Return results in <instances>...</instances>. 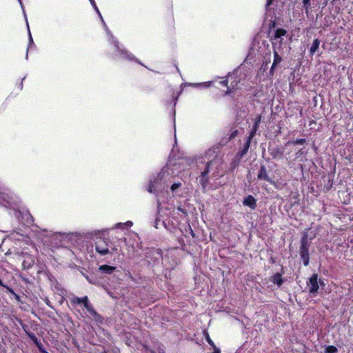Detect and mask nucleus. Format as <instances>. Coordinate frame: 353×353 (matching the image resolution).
<instances>
[{
	"instance_id": "nucleus-2",
	"label": "nucleus",
	"mask_w": 353,
	"mask_h": 353,
	"mask_svg": "<svg viewBox=\"0 0 353 353\" xmlns=\"http://www.w3.org/2000/svg\"><path fill=\"white\" fill-rule=\"evenodd\" d=\"M310 246V243L308 241L307 237L306 236L302 237L301 240V247H300V256L301 259L303 260V265L305 266H307L310 262V256H309V248Z\"/></svg>"
},
{
	"instance_id": "nucleus-36",
	"label": "nucleus",
	"mask_w": 353,
	"mask_h": 353,
	"mask_svg": "<svg viewBox=\"0 0 353 353\" xmlns=\"http://www.w3.org/2000/svg\"><path fill=\"white\" fill-rule=\"evenodd\" d=\"M158 221H159V220L157 219L156 221H155V225H154V227L157 228H158L157 227Z\"/></svg>"
},
{
	"instance_id": "nucleus-17",
	"label": "nucleus",
	"mask_w": 353,
	"mask_h": 353,
	"mask_svg": "<svg viewBox=\"0 0 353 353\" xmlns=\"http://www.w3.org/2000/svg\"><path fill=\"white\" fill-rule=\"evenodd\" d=\"M286 33H287L286 30L283 28L276 29L275 31V33H274V39H279V38L281 37L282 36H285L286 34Z\"/></svg>"
},
{
	"instance_id": "nucleus-19",
	"label": "nucleus",
	"mask_w": 353,
	"mask_h": 353,
	"mask_svg": "<svg viewBox=\"0 0 353 353\" xmlns=\"http://www.w3.org/2000/svg\"><path fill=\"white\" fill-rule=\"evenodd\" d=\"M221 85L227 87L228 89L225 93V95L230 94L233 91L228 87V80H223L220 81L219 83Z\"/></svg>"
},
{
	"instance_id": "nucleus-28",
	"label": "nucleus",
	"mask_w": 353,
	"mask_h": 353,
	"mask_svg": "<svg viewBox=\"0 0 353 353\" xmlns=\"http://www.w3.org/2000/svg\"><path fill=\"white\" fill-rule=\"evenodd\" d=\"M90 3H91V4L92 5V6L94 8L95 10H96L98 13H99V9H98V8H97V5H96V3H95V2H94V0H90Z\"/></svg>"
},
{
	"instance_id": "nucleus-31",
	"label": "nucleus",
	"mask_w": 353,
	"mask_h": 353,
	"mask_svg": "<svg viewBox=\"0 0 353 353\" xmlns=\"http://www.w3.org/2000/svg\"><path fill=\"white\" fill-rule=\"evenodd\" d=\"M28 215L30 218V220H28L27 222L30 224L33 222V217L30 214H28Z\"/></svg>"
},
{
	"instance_id": "nucleus-26",
	"label": "nucleus",
	"mask_w": 353,
	"mask_h": 353,
	"mask_svg": "<svg viewBox=\"0 0 353 353\" xmlns=\"http://www.w3.org/2000/svg\"><path fill=\"white\" fill-rule=\"evenodd\" d=\"M206 341L213 347V349L214 348V347H216V345H214V342L210 338L208 334L206 336Z\"/></svg>"
},
{
	"instance_id": "nucleus-10",
	"label": "nucleus",
	"mask_w": 353,
	"mask_h": 353,
	"mask_svg": "<svg viewBox=\"0 0 353 353\" xmlns=\"http://www.w3.org/2000/svg\"><path fill=\"white\" fill-rule=\"evenodd\" d=\"M282 61V57L278 54V52L274 50V61H273V63L272 65V67L270 68V71L272 72L275 67L279 64Z\"/></svg>"
},
{
	"instance_id": "nucleus-18",
	"label": "nucleus",
	"mask_w": 353,
	"mask_h": 353,
	"mask_svg": "<svg viewBox=\"0 0 353 353\" xmlns=\"http://www.w3.org/2000/svg\"><path fill=\"white\" fill-rule=\"evenodd\" d=\"M213 163V161H208L205 163L204 170L201 172V174L208 176L209 172H210V165Z\"/></svg>"
},
{
	"instance_id": "nucleus-4",
	"label": "nucleus",
	"mask_w": 353,
	"mask_h": 353,
	"mask_svg": "<svg viewBox=\"0 0 353 353\" xmlns=\"http://www.w3.org/2000/svg\"><path fill=\"white\" fill-rule=\"evenodd\" d=\"M307 286L309 287V293L314 294L317 293L319 286L318 283V275L317 274H313L307 282Z\"/></svg>"
},
{
	"instance_id": "nucleus-8",
	"label": "nucleus",
	"mask_w": 353,
	"mask_h": 353,
	"mask_svg": "<svg viewBox=\"0 0 353 353\" xmlns=\"http://www.w3.org/2000/svg\"><path fill=\"white\" fill-rule=\"evenodd\" d=\"M270 154L273 159H281L283 156V150L280 148L270 149Z\"/></svg>"
},
{
	"instance_id": "nucleus-22",
	"label": "nucleus",
	"mask_w": 353,
	"mask_h": 353,
	"mask_svg": "<svg viewBox=\"0 0 353 353\" xmlns=\"http://www.w3.org/2000/svg\"><path fill=\"white\" fill-rule=\"evenodd\" d=\"M303 7L306 12L310 8V0H303Z\"/></svg>"
},
{
	"instance_id": "nucleus-15",
	"label": "nucleus",
	"mask_w": 353,
	"mask_h": 353,
	"mask_svg": "<svg viewBox=\"0 0 353 353\" xmlns=\"http://www.w3.org/2000/svg\"><path fill=\"white\" fill-rule=\"evenodd\" d=\"M87 302H88V296H84L83 298L74 297V298H73V299L71 301L72 303H75V304L83 303V305H85V303H87Z\"/></svg>"
},
{
	"instance_id": "nucleus-35",
	"label": "nucleus",
	"mask_w": 353,
	"mask_h": 353,
	"mask_svg": "<svg viewBox=\"0 0 353 353\" xmlns=\"http://www.w3.org/2000/svg\"><path fill=\"white\" fill-rule=\"evenodd\" d=\"M236 133H237V130H235V131L232 134L231 137H235V135L236 134Z\"/></svg>"
},
{
	"instance_id": "nucleus-6",
	"label": "nucleus",
	"mask_w": 353,
	"mask_h": 353,
	"mask_svg": "<svg viewBox=\"0 0 353 353\" xmlns=\"http://www.w3.org/2000/svg\"><path fill=\"white\" fill-rule=\"evenodd\" d=\"M243 204L254 210L256 207V200L252 195H249L244 199Z\"/></svg>"
},
{
	"instance_id": "nucleus-11",
	"label": "nucleus",
	"mask_w": 353,
	"mask_h": 353,
	"mask_svg": "<svg viewBox=\"0 0 353 353\" xmlns=\"http://www.w3.org/2000/svg\"><path fill=\"white\" fill-rule=\"evenodd\" d=\"M250 143L251 142H250V141L246 140L243 149L241 151H239L237 154L239 159L242 158L248 152L249 148L250 146Z\"/></svg>"
},
{
	"instance_id": "nucleus-7",
	"label": "nucleus",
	"mask_w": 353,
	"mask_h": 353,
	"mask_svg": "<svg viewBox=\"0 0 353 353\" xmlns=\"http://www.w3.org/2000/svg\"><path fill=\"white\" fill-rule=\"evenodd\" d=\"M257 178H258V179H260V180H265L266 181L271 182V179L268 176L267 170H266V168L265 165L261 166L259 172L257 175Z\"/></svg>"
},
{
	"instance_id": "nucleus-21",
	"label": "nucleus",
	"mask_w": 353,
	"mask_h": 353,
	"mask_svg": "<svg viewBox=\"0 0 353 353\" xmlns=\"http://www.w3.org/2000/svg\"><path fill=\"white\" fill-rule=\"evenodd\" d=\"M306 142L305 139H297L295 141L291 142L293 145H303ZM290 141H288V143H290Z\"/></svg>"
},
{
	"instance_id": "nucleus-13",
	"label": "nucleus",
	"mask_w": 353,
	"mask_h": 353,
	"mask_svg": "<svg viewBox=\"0 0 353 353\" xmlns=\"http://www.w3.org/2000/svg\"><path fill=\"white\" fill-rule=\"evenodd\" d=\"M320 44V41L318 39H316L313 41V43L310 49V54L313 55L319 49Z\"/></svg>"
},
{
	"instance_id": "nucleus-41",
	"label": "nucleus",
	"mask_w": 353,
	"mask_h": 353,
	"mask_svg": "<svg viewBox=\"0 0 353 353\" xmlns=\"http://www.w3.org/2000/svg\"><path fill=\"white\" fill-rule=\"evenodd\" d=\"M19 2L21 3V0H19Z\"/></svg>"
},
{
	"instance_id": "nucleus-1",
	"label": "nucleus",
	"mask_w": 353,
	"mask_h": 353,
	"mask_svg": "<svg viewBox=\"0 0 353 353\" xmlns=\"http://www.w3.org/2000/svg\"><path fill=\"white\" fill-rule=\"evenodd\" d=\"M110 240L109 239H99L95 242V250L101 256H105L108 254H112L113 252H118L117 245L111 243V249H110Z\"/></svg>"
},
{
	"instance_id": "nucleus-16",
	"label": "nucleus",
	"mask_w": 353,
	"mask_h": 353,
	"mask_svg": "<svg viewBox=\"0 0 353 353\" xmlns=\"http://www.w3.org/2000/svg\"><path fill=\"white\" fill-rule=\"evenodd\" d=\"M84 307L90 312V314H92V316H98L97 312L93 308L92 305L91 304H90L89 301L87 303H85Z\"/></svg>"
},
{
	"instance_id": "nucleus-9",
	"label": "nucleus",
	"mask_w": 353,
	"mask_h": 353,
	"mask_svg": "<svg viewBox=\"0 0 353 353\" xmlns=\"http://www.w3.org/2000/svg\"><path fill=\"white\" fill-rule=\"evenodd\" d=\"M116 269V267L108 265H102L99 268V270L103 273L112 274Z\"/></svg>"
},
{
	"instance_id": "nucleus-23",
	"label": "nucleus",
	"mask_w": 353,
	"mask_h": 353,
	"mask_svg": "<svg viewBox=\"0 0 353 353\" xmlns=\"http://www.w3.org/2000/svg\"><path fill=\"white\" fill-rule=\"evenodd\" d=\"M121 225H125L127 227H131L132 225V223L130 221L125 222V223H119L116 224V228H119Z\"/></svg>"
},
{
	"instance_id": "nucleus-30",
	"label": "nucleus",
	"mask_w": 353,
	"mask_h": 353,
	"mask_svg": "<svg viewBox=\"0 0 353 353\" xmlns=\"http://www.w3.org/2000/svg\"><path fill=\"white\" fill-rule=\"evenodd\" d=\"M275 26H276L275 21H271L270 23L269 24L270 28H273L275 27Z\"/></svg>"
},
{
	"instance_id": "nucleus-12",
	"label": "nucleus",
	"mask_w": 353,
	"mask_h": 353,
	"mask_svg": "<svg viewBox=\"0 0 353 353\" xmlns=\"http://www.w3.org/2000/svg\"><path fill=\"white\" fill-rule=\"evenodd\" d=\"M199 181L200 184L202 185L203 188L205 189L209 183V177L208 176L200 174L199 176Z\"/></svg>"
},
{
	"instance_id": "nucleus-20",
	"label": "nucleus",
	"mask_w": 353,
	"mask_h": 353,
	"mask_svg": "<svg viewBox=\"0 0 353 353\" xmlns=\"http://www.w3.org/2000/svg\"><path fill=\"white\" fill-rule=\"evenodd\" d=\"M337 348L334 345H329L325 350V353H336Z\"/></svg>"
},
{
	"instance_id": "nucleus-37",
	"label": "nucleus",
	"mask_w": 353,
	"mask_h": 353,
	"mask_svg": "<svg viewBox=\"0 0 353 353\" xmlns=\"http://www.w3.org/2000/svg\"><path fill=\"white\" fill-rule=\"evenodd\" d=\"M13 294L14 295V296H15L16 299H17V300H19V295H17V294H15V293H14V294Z\"/></svg>"
},
{
	"instance_id": "nucleus-32",
	"label": "nucleus",
	"mask_w": 353,
	"mask_h": 353,
	"mask_svg": "<svg viewBox=\"0 0 353 353\" xmlns=\"http://www.w3.org/2000/svg\"><path fill=\"white\" fill-rule=\"evenodd\" d=\"M273 1L274 0H267L266 8L269 7L272 3Z\"/></svg>"
},
{
	"instance_id": "nucleus-38",
	"label": "nucleus",
	"mask_w": 353,
	"mask_h": 353,
	"mask_svg": "<svg viewBox=\"0 0 353 353\" xmlns=\"http://www.w3.org/2000/svg\"><path fill=\"white\" fill-rule=\"evenodd\" d=\"M302 152L301 150H300L299 151H298L296 154V156H298L299 154H301Z\"/></svg>"
},
{
	"instance_id": "nucleus-29",
	"label": "nucleus",
	"mask_w": 353,
	"mask_h": 353,
	"mask_svg": "<svg viewBox=\"0 0 353 353\" xmlns=\"http://www.w3.org/2000/svg\"><path fill=\"white\" fill-rule=\"evenodd\" d=\"M2 286H3V287H4V288H6L7 289V290H8L9 292H10L11 294H14V291L12 290V288H10V287H8V286H7V285H3H3H2Z\"/></svg>"
},
{
	"instance_id": "nucleus-24",
	"label": "nucleus",
	"mask_w": 353,
	"mask_h": 353,
	"mask_svg": "<svg viewBox=\"0 0 353 353\" xmlns=\"http://www.w3.org/2000/svg\"><path fill=\"white\" fill-rule=\"evenodd\" d=\"M261 121V116H258L256 119V121H255V123H254V128L255 129V130H257V128L259 127V124Z\"/></svg>"
},
{
	"instance_id": "nucleus-27",
	"label": "nucleus",
	"mask_w": 353,
	"mask_h": 353,
	"mask_svg": "<svg viewBox=\"0 0 353 353\" xmlns=\"http://www.w3.org/2000/svg\"><path fill=\"white\" fill-rule=\"evenodd\" d=\"M180 183H174L171 186V190L172 191H174L175 190H176L179 186H180Z\"/></svg>"
},
{
	"instance_id": "nucleus-3",
	"label": "nucleus",
	"mask_w": 353,
	"mask_h": 353,
	"mask_svg": "<svg viewBox=\"0 0 353 353\" xmlns=\"http://www.w3.org/2000/svg\"><path fill=\"white\" fill-rule=\"evenodd\" d=\"M165 172L164 170H161L154 179L150 180L148 188L150 193H155L158 189L161 188V182L165 177Z\"/></svg>"
},
{
	"instance_id": "nucleus-40",
	"label": "nucleus",
	"mask_w": 353,
	"mask_h": 353,
	"mask_svg": "<svg viewBox=\"0 0 353 353\" xmlns=\"http://www.w3.org/2000/svg\"><path fill=\"white\" fill-rule=\"evenodd\" d=\"M43 353H48V352L46 351H43Z\"/></svg>"
},
{
	"instance_id": "nucleus-5",
	"label": "nucleus",
	"mask_w": 353,
	"mask_h": 353,
	"mask_svg": "<svg viewBox=\"0 0 353 353\" xmlns=\"http://www.w3.org/2000/svg\"><path fill=\"white\" fill-rule=\"evenodd\" d=\"M269 281L276 285L278 287H281L284 282V279L282 277L281 273L277 272L271 276L269 278Z\"/></svg>"
},
{
	"instance_id": "nucleus-25",
	"label": "nucleus",
	"mask_w": 353,
	"mask_h": 353,
	"mask_svg": "<svg viewBox=\"0 0 353 353\" xmlns=\"http://www.w3.org/2000/svg\"><path fill=\"white\" fill-rule=\"evenodd\" d=\"M256 131V130H255V129H254V128L251 131V132H250V136H249V137H248V139H247V141H250V142H251L252 139V138L254 137V136L255 135Z\"/></svg>"
},
{
	"instance_id": "nucleus-34",
	"label": "nucleus",
	"mask_w": 353,
	"mask_h": 353,
	"mask_svg": "<svg viewBox=\"0 0 353 353\" xmlns=\"http://www.w3.org/2000/svg\"><path fill=\"white\" fill-rule=\"evenodd\" d=\"M29 40H30V43H33V40H32V36H31V34L30 32H29Z\"/></svg>"
},
{
	"instance_id": "nucleus-14",
	"label": "nucleus",
	"mask_w": 353,
	"mask_h": 353,
	"mask_svg": "<svg viewBox=\"0 0 353 353\" xmlns=\"http://www.w3.org/2000/svg\"><path fill=\"white\" fill-rule=\"evenodd\" d=\"M114 46L116 47V48L123 55H125V57L126 59H128L130 60H133L134 59V57L133 55H132L131 54H128V52L124 50H120L119 49V43L117 41H115L114 43Z\"/></svg>"
},
{
	"instance_id": "nucleus-39",
	"label": "nucleus",
	"mask_w": 353,
	"mask_h": 353,
	"mask_svg": "<svg viewBox=\"0 0 353 353\" xmlns=\"http://www.w3.org/2000/svg\"><path fill=\"white\" fill-rule=\"evenodd\" d=\"M32 339L35 338L34 335L30 336Z\"/></svg>"
},
{
	"instance_id": "nucleus-33",
	"label": "nucleus",
	"mask_w": 353,
	"mask_h": 353,
	"mask_svg": "<svg viewBox=\"0 0 353 353\" xmlns=\"http://www.w3.org/2000/svg\"><path fill=\"white\" fill-rule=\"evenodd\" d=\"M212 353H221V351L219 348H217L216 347H214V352Z\"/></svg>"
}]
</instances>
